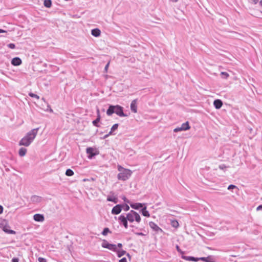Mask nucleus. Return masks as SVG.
<instances>
[{
    "label": "nucleus",
    "mask_w": 262,
    "mask_h": 262,
    "mask_svg": "<svg viewBox=\"0 0 262 262\" xmlns=\"http://www.w3.org/2000/svg\"><path fill=\"white\" fill-rule=\"evenodd\" d=\"M38 128H34L28 132L19 142V145L28 146L35 139L38 130Z\"/></svg>",
    "instance_id": "obj_1"
},
{
    "label": "nucleus",
    "mask_w": 262,
    "mask_h": 262,
    "mask_svg": "<svg viewBox=\"0 0 262 262\" xmlns=\"http://www.w3.org/2000/svg\"><path fill=\"white\" fill-rule=\"evenodd\" d=\"M115 113L119 117H127L128 115L123 112V107L119 105H110L106 111V114L108 116H111Z\"/></svg>",
    "instance_id": "obj_2"
},
{
    "label": "nucleus",
    "mask_w": 262,
    "mask_h": 262,
    "mask_svg": "<svg viewBox=\"0 0 262 262\" xmlns=\"http://www.w3.org/2000/svg\"><path fill=\"white\" fill-rule=\"evenodd\" d=\"M118 170L119 173L117 175V178L119 180L123 181L127 180L129 178L132 173V171L130 170L124 168L120 165L118 166Z\"/></svg>",
    "instance_id": "obj_3"
},
{
    "label": "nucleus",
    "mask_w": 262,
    "mask_h": 262,
    "mask_svg": "<svg viewBox=\"0 0 262 262\" xmlns=\"http://www.w3.org/2000/svg\"><path fill=\"white\" fill-rule=\"evenodd\" d=\"M125 218H126L128 221L130 223H133L134 221H136L137 223H139L141 222V217L140 215L138 213L133 210H130L126 214Z\"/></svg>",
    "instance_id": "obj_4"
},
{
    "label": "nucleus",
    "mask_w": 262,
    "mask_h": 262,
    "mask_svg": "<svg viewBox=\"0 0 262 262\" xmlns=\"http://www.w3.org/2000/svg\"><path fill=\"white\" fill-rule=\"evenodd\" d=\"M149 226L152 231L155 232V234L162 233L164 232L163 230L154 222H149Z\"/></svg>",
    "instance_id": "obj_5"
},
{
    "label": "nucleus",
    "mask_w": 262,
    "mask_h": 262,
    "mask_svg": "<svg viewBox=\"0 0 262 262\" xmlns=\"http://www.w3.org/2000/svg\"><path fill=\"white\" fill-rule=\"evenodd\" d=\"M86 152L89 155L88 158L92 159L94 157L99 154V151L92 147H88Z\"/></svg>",
    "instance_id": "obj_6"
},
{
    "label": "nucleus",
    "mask_w": 262,
    "mask_h": 262,
    "mask_svg": "<svg viewBox=\"0 0 262 262\" xmlns=\"http://www.w3.org/2000/svg\"><path fill=\"white\" fill-rule=\"evenodd\" d=\"M119 223L120 225H122L125 228H128V220L125 218L124 214H121L118 217Z\"/></svg>",
    "instance_id": "obj_7"
},
{
    "label": "nucleus",
    "mask_w": 262,
    "mask_h": 262,
    "mask_svg": "<svg viewBox=\"0 0 262 262\" xmlns=\"http://www.w3.org/2000/svg\"><path fill=\"white\" fill-rule=\"evenodd\" d=\"M122 208L123 206L122 205H121V204L116 205L112 208L111 211L112 214L114 215H117L119 214L121 212Z\"/></svg>",
    "instance_id": "obj_8"
},
{
    "label": "nucleus",
    "mask_w": 262,
    "mask_h": 262,
    "mask_svg": "<svg viewBox=\"0 0 262 262\" xmlns=\"http://www.w3.org/2000/svg\"><path fill=\"white\" fill-rule=\"evenodd\" d=\"M97 118L95 120H93L92 121L93 125L96 127H100V125L99 124V123L101 119V116L100 113V111L98 108H97Z\"/></svg>",
    "instance_id": "obj_9"
},
{
    "label": "nucleus",
    "mask_w": 262,
    "mask_h": 262,
    "mask_svg": "<svg viewBox=\"0 0 262 262\" xmlns=\"http://www.w3.org/2000/svg\"><path fill=\"white\" fill-rule=\"evenodd\" d=\"M145 204H143L141 203H130V207L136 210H138L140 208H142Z\"/></svg>",
    "instance_id": "obj_10"
},
{
    "label": "nucleus",
    "mask_w": 262,
    "mask_h": 262,
    "mask_svg": "<svg viewBox=\"0 0 262 262\" xmlns=\"http://www.w3.org/2000/svg\"><path fill=\"white\" fill-rule=\"evenodd\" d=\"M130 110L133 113L137 112V99L133 100L130 103Z\"/></svg>",
    "instance_id": "obj_11"
},
{
    "label": "nucleus",
    "mask_w": 262,
    "mask_h": 262,
    "mask_svg": "<svg viewBox=\"0 0 262 262\" xmlns=\"http://www.w3.org/2000/svg\"><path fill=\"white\" fill-rule=\"evenodd\" d=\"M181 258L187 261H192L196 262L200 260L199 257H195L191 256L182 255Z\"/></svg>",
    "instance_id": "obj_12"
},
{
    "label": "nucleus",
    "mask_w": 262,
    "mask_h": 262,
    "mask_svg": "<svg viewBox=\"0 0 262 262\" xmlns=\"http://www.w3.org/2000/svg\"><path fill=\"white\" fill-rule=\"evenodd\" d=\"M33 219L36 222H42L45 220V217L43 214L36 213L33 215Z\"/></svg>",
    "instance_id": "obj_13"
},
{
    "label": "nucleus",
    "mask_w": 262,
    "mask_h": 262,
    "mask_svg": "<svg viewBox=\"0 0 262 262\" xmlns=\"http://www.w3.org/2000/svg\"><path fill=\"white\" fill-rule=\"evenodd\" d=\"M21 60L19 57H16L11 60V64L14 66H18L21 64Z\"/></svg>",
    "instance_id": "obj_14"
},
{
    "label": "nucleus",
    "mask_w": 262,
    "mask_h": 262,
    "mask_svg": "<svg viewBox=\"0 0 262 262\" xmlns=\"http://www.w3.org/2000/svg\"><path fill=\"white\" fill-rule=\"evenodd\" d=\"M213 105L216 109H220L223 105V102L220 99H215L213 102Z\"/></svg>",
    "instance_id": "obj_15"
},
{
    "label": "nucleus",
    "mask_w": 262,
    "mask_h": 262,
    "mask_svg": "<svg viewBox=\"0 0 262 262\" xmlns=\"http://www.w3.org/2000/svg\"><path fill=\"white\" fill-rule=\"evenodd\" d=\"M200 260H202L205 262H215L212 256H208L206 257H199Z\"/></svg>",
    "instance_id": "obj_16"
},
{
    "label": "nucleus",
    "mask_w": 262,
    "mask_h": 262,
    "mask_svg": "<svg viewBox=\"0 0 262 262\" xmlns=\"http://www.w3.org/2000/svg\"><path fill=\"white\" fill-rule=\"evenodd\" d=\"M140 212L144 216H146V217L150 216V213H149V211L147 210V207L145 205L142 208H141Z\"/></svg>",
    "instance_id": "obj_17"
},
{
    "label": "nucleus",
    "mask_w": 262,
    "mask_h": 262,
    "mask_svg": "<svg viewBox=\"0 0 262 262\" xmlns=\"http://www.w3.org/2000/svg\"><path fill=\"white\" fill-rule=\"evenodd\" d=\"M31 200L33 203H39L42 200V198L37 195H33L31 198Z\"/></svg>",
    "instance_id": "obj_18"
},
{
    "label": "nucleus",
    "mask_w": 262,
    "mask_h": 262,
    "mask_svg": "<svg viewBox=\"0 0 262 262\" xmlns=\"http://www.w3.org/2000/svg\"><path fill=\"white\" fill-rule=\"evenodd\" d=\"M101 31L98 28L93 29L91 31V34L95 37H98L100 35Z\"/></svg>",
    "instance_id": "obj_19"
},
{
    "label": "nucleus",
    "mask_w": 262,
    "mask_h": 262,
    "mask_svg": "<svg viewBox=\"0 0 262 262\" xmlns=\"http://www.w3.org/2000/svg\"><path fill=\"white\" fill-rule=\"evenodd\" d=\"M3 231L8 234H15L16 232L13 230L9 229V227L5 226L3 228Z\"/></svg>",
    "instance_id": "obj_20"
},
{
    "label": "nucleus",
    "mask_w": 262,
    "mask_h": 262,
    "mask_svg": "<svg viewBox=\"0 0 262 262\" xmlns=\"http://www.w3.org/2000/svg\"><path fill=\"white\" fill-rule=\"evenodd\" d=\"M107 201L114 202V203H117L118 200L116 196L108 195L107 198Z\"/></svg>",
    "instance_id": "obj_21"
},
{
    "label": "nucleus",
    "mask_w": 262,
    "mask_h": 262,
    "mask_svg": "<svg viewBox=\"0 0 262 262\" xmlns=\"http://www.w3.org/2000/svg\"><path fill=\"white\" fill-rule=\"evenodd\" d=\"M181 127H182V128L184 130H188L190 128V126L189 125V123L188 121H186V122L183 123L181 125Z\"/></svg>",
    "instance_id": "obj_22"
},
{
    "label": "nucleus",
    "mask_w": 262,
    "mask_h": 262,
    "mask_svg": "<svg viewBox=\"0 0 262 262\" xmlns=\"http://www.w3.org/2000/svg\"><path fill=\"white\" fill-rule=\"evenodd\" d=\"M115 252L117 253V256L118 257H121L123 255H125L126 254V251L125 250H122V249H121V250L117 249V251H116Z\"/></svg>",
    "instance_id": "obj_23"
},
{
    "label": "nucleus",
    "mask_w": 262,
    "mask_h": 262,
    "mask_svg": "<svg viewBox=\"0 0 262 262\" xmlns=\"http://www.w3.org/2000/svg\"><path fill=\"white\" fill-rule=\"evenodd\" d=\"M27 152V149L24 147H21L19 149L18 154L20 157L24 156Z\"/></svg>",
    "instance_id": "obj_24"
},
{
    "label": "nucleus",
    "mask_w": 262,
    "mask_h": 262,
    "mask_svg": "<svg viewBox=\"0 0 262 262\" xmlns=\"http://www.w3.org/2000/svg\"><path fill=\"white\" fill-rule=\"evenodd\" d=\"M170 225L175 228H177L179 226V222L176 220H171Z\"/></svg>",
    "instance_id": "obj_25"
},
{
    "label": "nucleus",
    "mask_w": 262,
    "mask_h": 262,
    "mask_svg": "<svg viewBox=\"0 0 262 262\" xmlns=\"http://www.w3.org/2000/svg\"><path fill=\"white\" fill-rule=\"evenodd\" d=\"M43 5L46 8H50L52 6L51 0H45L43 2Z\"/></svg>",
    "instance_id": "obj_26"
},
{
    "label": "nucleus",
    "mask_w": 262,
    "mask_h": 262,
    "mask_svg": "<svg viewBox=\"0 0 262 262\" xmlns=\"http://www.w3.org/2000/svg\"><path fill=\"white\" fill-rule=\"evenodd\" d=\"M110 243L105 239L103 240L102 243L101 244V246L104 248H106L108 249V247L110 246Z\"/></svg>",
    "instance_id": "obj_27"
},
{
    "label": "nucleus",
    "mask_w": 262,
    "mask_h": 262,
    "mask_svg": "<svg viewBox=\"0 0 262 262\" xmlns=\"http://www.w3.org/2000/svg\"><path fill=\"white\" fill-rule=\"evenodd\" d=\"M108 249L110 250H111L113 252H116L117 251V246L116 245H115V244H110V246L108 247Z\"/></svg>",
    "instance_id": "obj_28"
},
{
    "label": "nucleus",
    "mask_w": 262,
    "mask_h": 262,
    "mask_svg": "<svg viewBox=\"0 0 262 262\" xmlns=\"http://www.w3.org/2000/svg\"><path fill=\"white\" fill-rule=\"evenodd\" d=\"M66 175L69 177H71L74 175V171L71 169H67L66 171Z\"/></svg>",
    "instance_id": "obj_29"
},
{
    "label": "nucleus",
    "mask_w": 262,
    "mask_h": 262,
    "mask_svg": "<svg viewBox=\"0 0 262 262\" xmlns=\"http://www.w3.org/2000/svg\"><path fill=\"white\" fill-rule=\"evenodd\" d=\"M108 233H111V231L108 228H104L102 232V234L103 235H106Z\"/></svg>",
    "instance_id": "obj_30"
},
{
    "label": "nucleus",
    "mask_w": 262,
    "mask_h": 262,
    "mask_svg": "<svg viewBox=\"0 0 262 262\" xmlns=\"http://www.w3.org/2000/svg\"><path fill=\"white\" fill-rule=\"evenodd\" d=\"M221 75L223 78L225 79H227L229 76V74L226 72H222L221 73Z\"/></svg>",
    "instance_id": "obj_31"
},
{
    "label": "nucleus",
    "mask_w": 262,
    "mask_h": 262,
    "mask_svg": "<svg viewBox=\"0 0 262 262\" xmlns=\"http://www.w3.org/2000/svg\"><path fill=\"white\" fill-rule=\"evenodd\" d=\"M122 205L123 209L125 211H127L129 210V206L127 204H121Z\"/></svg>",
    "instance_id": "obj_32"
},
{
    "label": "nucleus",
    "mask_w": 262,
    "mask_h": 262,
    "mask_svg": "<svg viewBox=\"0 0 262 262\" xmlns=\"http://www.w3.org/2000/svg\"><path fill=\"white\" fill-rule=\"evenodd\" d=\"M29 95L31 97H32V98H36V99H39V97L37 95H36V94H34V93H30L29 94Z\"/></svg>",
    "instance_id": "obj_33"
},
{
    "label": "nucleus",
    "mask_w": 262,
    "mask_h": 262,
    "mask_svg": "<svg viewBox=\"0 0 262 262\" xmlns=\"http://www.w3.org/2000/svg\"><path fill=\"white\" fill-rule=\"evenodd\" d=\"M176 249L179 253L182 254V255H184L183 254H184L185 252L182 251L178 245L176 246Z\"/></svg>",
    "instance_id": "obj_34"
},
{
    "label": "nucleus",
    "mask_w": 262,
    "mask_h": 262,
    "mask_svg": "<svg viewBox=\"0 0 262 262\" xmlns=\"http://www.w3.org/2000/svg\"><path fill=\"white\" fill-rule=\"evenodd\" d=\"M119 124L118 123H116L113 125L112 127L111 130L112 131L114 132L115 130H116L118 127Z\"/></svg>",
    "instance_id": "obj_35"
},
{
    "label": "nucleus",
    "mask_w": 262,
    "mask_h": 262,
    "mask_svg": "<svg viewBox=\"0 0 262 262\" xmlns=\"http://www.w3.org/2000/svg\"><path fill=\"white\" fill-rule=\"evenodd\" d=\"M180 131H184L181 126V127H178L174 128V130H173V132H175V133H177V132H180Z\"/></svg>",
    "instance_id": "obj_36"
},
{
    "label": "nucleus",
    "mask_w": 262,
    "mask_h": 262,
    "mask_svg": "<svg viewBox=\"0 0 262 262\" xmlns=\"http://www.w3.org/2000/svg\"><path fill=\"white\" fill-rule=\"evenodd\" d=\"M7 46L10 48V49H14L15 48V45L14 43H9Z\"/></svg>",
    "instance_id": "obj_37"
},
{
    "label": "nucleus",
    "mask_w": 262,
    "mask_h": 262,
    "mask_svg": "<svg viewBox=\"0 0 262 262\" xmlns=\"http://www.w3.org/2000/svg\"><path fill=\"white\" fill-rule=\"evenodd\" d=\"M237 187L234 185H233V184H231L230 185H229V186L228 187V189L230 190H232L234 188H236Z\"/></svg>",
    "instance_id": "obj_38"
},
{
    "label": "nucleus",
    "mask_w": 262,
    "mask_h": 262,
    "mask_svg": "<svg viewBox=\"0 0 262 262\" xmlns=\"http://www.w3.org/2000/svg\"><path fill=\"white\" fill-rule=\"evenodd\" d=\"M122 199L126 203H128L130 204L131 202L129 201V200H128L125 196H123L122 197Z\"/></svg>",
    "instance_id": "obj_39"
},
{
    "label": "nucleus",
    "mask_w": 262,
    "mask_h": 262,
    "mask_svg": "<svg viewBox=\"0 0 262 262\" xmlns=\"http://www.w3.org/2000/svg\"><path fill=\"white\" fill-rule=\"evenodd\" d=\"M38 260L39 262H47L46 259L41 257L38 258Z\"/></svg>",
    "instance_id": "obj_40"
},
{
    "label": "nucleus",
    "mask_w": 262,
    "mask_h": 262,
    "mask_svg": "<svg viewBox=\"0 0 262 262\" xmlns=\"http://www.w3.org/2000/svg\"><path fill=\"white\" fill-rule=\"evenodd\" d=\"M219 167L221 170H224L227 167L225 164H221L219 165Z\"/></svg>",
    "instance_id": "obj_41"
},
{
    "label": "nucleus",
    "mask_w": 262,
    "mask_h": 262,
    "mask_svg": "<svg viewBox=\"0 0 262 262\" xmlns=\"http://www.w3.org/2000/svg\"><path fill=\"white\" fill-rule=\"evenodd\" d=\"M11 261L12 262H18L19 261V259L17 257H13Z\"/></svg>",
    "instance_id": "obj_42"
},
{
    "label": "nucleus",
    "mask_w": 262,
    "mask_h": 262,
    "mask_svg": "<svg viewBox=\"0 0 262 262\" xmlns=\"http://www.w3.org/2000/svg\"><path fill=\"white\" fill-rule=\"evenodd\" d=\"M256 210L257 211H262V205H260L259 206H258L256 208Z\"/></svg>",
    "instance_id": "obj_43"
},
{
    "label": "nucleus",
    "mask_w": 262,
    "mask_h": 262,
    "mask_svg": "<svg viewBox=\"0 0 262 262\" xmlns=\"http://www.w3.org/2000/svg\"><path fill=\"white\" fill-rule=\"evenodd\" d=\"M134 233L137 235L144 236L145 234L142 232H134Z\"/></svg>",
    "instance_id": "obj_44"
},
{
    "label": "nucleus",
    "mask_w": 262,
    "mask_h": 262,
    "mask_svg": "<svg viewBox=\"0 0 262 262\" xmlns=\"http://www.w3.org/2000/svg\"><path fill=\"white\" fill-rule=\"evenodd\" d=\"M119 262H127L126 258L125 257H123L119 260Z\"/></svg>",
    "instance_id": "obj_45"
},
{
    "label": "nucleus",
    "mask_w": 262,
    "mask_h": 262,
    "mask_svg": "<svg viewBox=\"0 0 262 262\" xmlns=\"http://www.w3.org/2000/svg\"><path fill=\"white\" fill-rule=\"evenodd\" d=\"M4 208L3 207L0 205V214H1L3 212Z\"/></svg>",
    "instance_id": "obj_46"
},
{
    "label": "nucleus",
    "mask_w": 262,
    "mask_h": 262,
    "mask_svg": "<svg viewBox=\"0 0 262 262\" xmlns=\"http://www.w3.org/2000/svg\"><path fill=\"white\" fill-rule=\"evenodd\" d=\"M109 64H110V63H109V62H108V63L105 65V68H104V70H105V71H107V69H108V66H109Z\"/></svg>",
    "instance_id": "obj_47"
},
{
    "label": "nucleus",
    "mask_w": 262,
    "mask_h": 262,
    "mask_svg": "<svg viewBox=\"0 0 262 262\" xmlns=\"http://www.w3.org/2000/svg\"><path fill=\"white\" fill-rule=\"evenodd\" d=\"M117 248H121L122 247V244L121 243H118L117 245Z\"/></svg>",
    "instance_id": "obj_48"
},
{
    "label": "nucleus",
    "mask_w": 262,
    "mask_h": 262,
    "mask_svg": "<svg viewBox=\"0 0 262 262\" xmlns=\"http://www.w3.org/2000/svg\"><path fill=\"white\" fill-rule=\"evenodd\" d=\"M254 4H256L258 2V0H251Z\"/></svg>",
    "instance_id": "obj_49"
},
{
    "label": "nucleus",
    "mask_w": 262,
    "mask_h": 262,
    "mask_svg": "<svg viewBox=\"0 0 262 262\" xmlns=\"http://www.w3.org/2000/svg\"><path fill=\"white\" fill-rule=\"evenodd\" d=\"M113 131H112L111 130H110V132L107 134L108 135V136H110V135H115L116 134L115 133H113Z\"/></svg>",
    "instance_id": "obj_50"
},
{
    "label": "nucleus",
    "mask_w": 262,
    "mask_h": 262,
    "mask_svg": "<svg viewBox=\"0 0 262 262\" xmlns=\"http://www.w3.org/2000/svg\"><path fill=\"white\" fill-rule=\"evenodd\" d=\"M126 256L129 258L130 259L131 258V256L130 255V254L128 253H126Z\"/></svg>",
    "instance_id": "obj_51"
},
{
    "label": "nucleus",
    "mask_w": 262,
    "mask_h": 262,
    "mask_svg": "<svg viewBox=\"0 0 262 262\" xmlns=\"http://www.w3.org/2000/svg\"><path fill=\"white\" fill-rule=\"evenodd\" d=\"M109 136L108 134H106L104 137H103V139H106V138L108 137Z\"/></svg>",
    "instance_id": "obj_52"
},
{
    "label": "nucleus",
    "mask_w": 262,
    "mask_h": 262,
    "mask_svg": "<svg viewBox=\"0 0 262 262\" xmlns=\"http://www.w3.org/2000/svg\"><path fill=\"white\" fill-rule=\"evenodd\" d=\"M6 32V31H5V30H3V29H0V33H4V32Z\"/></svg>",
    "instance_id": "obj_53"
},
{
    "label": "nucleus",
    "mask_w": 262,
    "mask_h": 262,
    "mask_svg": "<svg viewBox=\"0 0 262 262\" xmlns=\"http://www.w3.org/2000/svg\"><path fill=\"white\" fill-rule=\"evenodd\" d=\"M259 5L260 6L262 7V0H261L260 2H259Z\"/></svg>",
    "instance_id": "obj_54"
},
{
    "label": "nucleus",
    "mask_w": 262,
    "mask_h": 262,
    "mask_svg": "<svg viewBox=\"0 0 262 262\" xmlns=\"http://www.w3.org/2000/svg\"><path fill=\"white\" fill-rule=\"evenodd\" d=\"M171 1H172L173 2H177L178 0H170Z\"/></svg>",
    "instance_id": "obj_55"
},
{
    "label": "nucleus",
    "mask_w": 262,
    "mask_h": 262,
    "mask_svg": "<svg viewBox=\"0 0 262 262\" xmlns=\"http://www.w3.org/2000/svg\"><path fill=\"white\" fill-rule=\"evenodd\" d=\"M131 227H134V226L133 225H130V226Z\"/></svg>",
    "instance_id": "obj_56"
},
{
    "label": "nucleus",
    "mask_w": 262,
    "mask_h": 262,
    "mask_svg": "<svg viewBox=\"0 0 262 262\" xmlns=\"http://www.w3.org/2000/svg\"><path fill=\"white\" fill-rule=\"evenodd\" d=\"M50 111L51 112H53L52 110V109H50Z\"/></svg>",
    "instance_id": "obj_57"
},
{
    "label": "nucleus",
    "mask_w": 262,
    "mask_h": 262,
    "mask_svg": "<svg viewBox=\"0 0 262 262\" xmlns=\"http://www.w3.org/2000/svg\"><path fill=\"white\" fill-rule=\"evenodd\" d=\"M261 13H262V11L261 12Z\"/></svg>",
    "instance_id": "obj_58"
}]
</instances>
